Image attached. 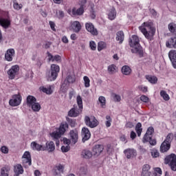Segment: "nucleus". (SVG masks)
Instances as JSON below:
<instances>
[{"label": "nucleus", "instance_id": "nucleus-1", "mask_svg": "<svg viewBox=\"0 0 176 176\" xmlns=\"http://www.w3.org/2000/svg\"><path fill=\"white\" fill-rule=\"evenodd\" d=\"M140 31L143 34V35L146 38L152 41L155 34H156V28L153 27V23L152 22H144L139 27Z\"/></svg>", "mask_w": 176, "mask_h": 176}, {"label": "nucleus", "instance_id": "nucleus-2", "mask_svg": "<svg viewBox=\"0 0 176 176\" xmlns=\"http://www.w3.org/2000/svg\"><path fill=\"white\" fill-rule=\"evenodd\" d=\"M78 107H74L68 112V116L70 118H76V116H79L82 111H83V100H82V97L80 96H78L76 98Z\"/></svg>", "mask_w": 176, "mask_h": 176}, {"label": "nucleus", "instance_id": "nucleus-3", "mask_svg": "<svg viewBox=\"0 0 176 176\" xmlns=\"http://www.w3.org/2000/svg\"><path fill=\"white\" fill-rule=\"evenodd\" d=\"M129 45L131 47H133L132 52L133 53H138L140 57H142L143 52L141 50V47H140V38L137 35H133L132 37L129 40Z\"/></svg>", "mask_w": 176, "mask_h": 176}, {"label": "nucleus", "instance_id": "nucleus-4", "mask_svg": "<svg viewBox=\"0 0 176 176\" xmlns=\"http://www.w3.org/2000/svg\"><path fill=\"white\" fill-rule=\"evenodd\" d=\"M165 164H168L173 171H176V155L172 153L164 159Z\"/></svg>", "mask_w": 176, "mask_h": 176}, {"label": "nucleus", "instance_id": "nucleus-5", "mask_svg": "<svg viewBox=\"0 0 176 176\" xmlns=\"http://www.w3.org/2000/svg\"><path fill=\"white\" fill-rule=\"evenodd\" d=\"M58 72H60V66L52 64L51 65V75L47 76V80L52 82V80H56L57 76H58Z\"/></svg>", "mask_w": 176, "mask_h": 176}, {"label": "nucleus", "instance_id": "nucleus-6", "mask_svg": "<svg viewBox=\"0 0 176 176\" xmlns=\"http://www.w3.org/2000/svg\"><path fill=\"white\" fill-rule=\"evenodd\" d=\"M20 72V67L18 65H15L11 67L8 71L7 74L9 79L13 80L14 78L19 76Z\"/></svg>", "mask_w": 176, "mask_h": 176}, {"label": "nucleus", "instance_id": "nucleus-7", "mask_svg": "<svg viewBox=\"0 0 176 176\" xmlns=\"http://www.w3.org/2000/svg\"><path fill=\"white\" fill-rule=\"evenodd\" d=\"M85 122L87 126L91 127V129H94V127H97L98 124V120L96 118V117L91 116L90 117L86 116L85 118Z\"/></svg>", "mask_w": 176, "mask_h": 176}, {"label": "nucleus", "instance_id": "nucleus-8", "mask_svg": "<svg viewBox=\"0 0 176 176\" xmlns=\"http://www.w3.org/2000/svg\"><path fill=\"white\" fill-rule=\"evenodd\" d=\"M9 104L11 107H19L21 104V95L16 94L12 96V99L9 101Z\"/></svg>", "mask_w": 176, "mask_h": 176}, {"label": "nucleus", "instance_id": "nucleus-9", "mask_svg": "<svg viewBox=\"0 0 176 176\" xmlns=\"http://www.w3.org/2000/svg\"><path fill=\"white\" fill-rule=\"evenodd\" d=\"M23 164L25 167H28V166H31L32 160H31V153L28 151H25L23 155Z\"/></svg>", "mask_w": 176, "mask_h": 176}, {"label": "nucleus", "instance_id": "nucleus-10", "mask_svg": "<svg viewBox=\"0 0 176 176\" xmlns=\"http://www.w3.org/2000/svg\"><path fill=\"white\" fill-rule=\"evenodd\" d=\"M85 28L88 32H90L91 35L97 36L98 35V31L97 29L94 27V25L90 22L85 23Z\"/></svg>", "mask_w": 176, "mask_h": 176}, {"label": "nucleus", "instance_id": "nucleus-11", "mask_svg": "<svg viewBox=\"0 0 176 176\" xmlns=\"http://www.w3.org/2000/svg\"><path fill=\"white\" fill-rule=\"evenodd\" d=\"M69 135L72 144H76V142H78V140H79V132L78 131V130H71L69 133Z\"/></svg>", "mask_w": 176, "mask_h": 176}, {"label": "nucleus", "instance_id": "nucleus-12", "mask_svg": "<svg viewBox=\"0 0 176 176\" xmlns=\"http://www.w3.org/2000/svg\"><path fill=\"white\" fill-rule=\"evenodd\" d=\"M70 24V28H72L74 32H80V30H82V25L80 24V22L78 21H72Z\"/></svg>", "mask_w": 176, "mask_h": 176}, {"label": "nucleus", "instance_id": "nucleus-13", "mask_svg": "<svg viewBox=\"0 0 176 176\" xmlns=\"http://www.w3.org/2000/svg\"><path fill=\"white\" fill-rule=\"evenodd\" d=\"M124 153L127 159H131V157H135L137 156V151L134 148H127L124 151Z\"/></svg>", "mask_w": 176, "mask_h": 176}, {"label": "nucleus", "instance_id": "nucleus-14", "mask_svg": "<svg viewBox=\"0 0 176 176\" xmlns=\"http://www.w3.org/2000/svg\"><path fill=\"white\" fill-rule=\"evenodd\" d=\"M84 12H85V10L82 6H81L78 9L74 8L72 11V16L73 17H76V16H82V14H83Z\"/></svg>", "mask_w": 176, "mask_h": 176}, {"label": "nucleus", "instance_id": "nucleus-15", "mask_svg": "<svg viewBox=\"0 0 176 176\" xmlns=\"http://www.w3.org/2000/svg\"><path fill=\"white\" fill-rule=\"evenodd\" d=\"M168 57L175 68H176V50H172L168 53Z\"/></svg>", "mask_w": 176, "mask_h": 176}, {"label": "nucleus", "instance_id": "nucleus-16", "mask_svg": "<svg viewBox=\"0 0 176 176\" xmlns=\"http://www.w3.org/2000/svg\"><path fill=\"white\" fill-rule=\"evenodd\" d=\"M104 151V146L102 144H96L93 148V153L96 156H98Z\"/></svg>", "mask_w": 176, "mask_h": 176}, {"label": "nucleus", "instance_id": "nucleus-17", "mask_svg": "<svg viewBox=\"0 0 176 176\" xmlns=\"http://www.w3.org/2000/svg\"><path fill=\"white\" fill-rule=\"evenodd\" d=\"M13 56H14V50L9 49L7 50L5 54V58L7 61H12Z\"/></svg>", "mask_w": 176, "mask_h": 176}, {"label": "nucleus", "instance_id": "nucleus-18", "mask_svg": "<svg viewBox=\"0 0 176 176\" xmlns=\"http://www.w3.org/2000/svg\"><path fill=\"white\" fill-rule=\"evenodd\" d=\"M82 141H87L91 137L90 131L86 127L82 129Z\"/></svg>", "mask_w": 176, "mask_h": 176}, {"label": "nucleus", "instance_id": "nucleus-19", "mask_svg": "<svg viewBox=\"0 0 176 176\" xmlns=\"http://www.w3.org/2000/svg\"><path fill=\"white\" fill-rule=\"evenodd\" d=\"M65 168V166H64V165L59 164L54 168V171L56 175H60V174H63V173H64Z\"/></svg>", "mask_w": 176, "mask_h": 176}, {"label": "nucleus", "instance_id": "nucleus-20", "mask_svg": "<svg viewBox=\"0 0 176 176\" xmlns=\"http://www.w3.org/2000/svg\"><path fill=\"white\" fill-rule=\"evenodd\" d=\"M171 148V144L167 143V142L164 141V142L161 144L160 146V152L164 153V152H167Z\"/></svg>", "mask_w": 176, "mask_h": 176}, {"label": "nucleus", "instance_id": "nucleus-21", "mask_svg": "<svg viewBox=\"0 0 176 176\" xmlns=\"http://www.w3.org/2000/svg\"><path fill=\"white\" fill-rule=\"evenodd\" d=\"M166 47H173L174 49H176V37L171 38L166 43Z\"/></svg>", "mask_w": 176, "mask_h": 176}, {"label": "nucleus", "instance_id": "nucleus-22", "mask_svg": "<svg viewBox=\"0 0 176 176\" xmlns=\"http://www.w3.org/2000/svg\"><path fill=\"white\" fill-rule=\"evenodd\" d=\"M81 156L84 159H90L93 156V153L89 150H83L81 153Z\"/></svg>", "mask_w": 176, "mask_h": 176}, {"label": "nucleus", "instance_id": "nucleus-23", "mask_svg": "<svg viewBox=\"0 0 176 176\" xmlns=\"http://www.w3.org/2000/svg\"><path fill=\"white\" fill-rule=\"evenodd\" d=\"M14 172L16 175H20V174H23L24 173V169H23V166L21 164H16L14 166Z\"/></svg>", "mask_w": 176, "mask_h": 176}, {"label": "nucleus", "instance_id": "nucleus-24", "mask_svg": "<svg viewBox=\"0 0 176 176\" xmlns=\"http://www.w3.org/2000/svg\"><path fill=\"white\" fill-rule=\"evenodd\" d=\"M51 137L53 138L54 140H60L61 138V135H63L58 129H55L52 133H50Z\"/></svg>", "mask_w": 176, "mask_h": 176}, {"label": "nucleus", "instance_id": "nucleus-25", "mask_svg": "<svg viewBox=\"0 0 176 176\" xmlns=\"http://www.w3.org/2000/svg\"><path fill=\"white\" fill-rule=\"evenodd\" d=\"M122 73L123 74V75H126V76H129V75H131V68H130V67H129L128 65H124L122 67Z\"/></svg>", "mask_w": 176, "mask_h": 176}, {"label": "nucleus", "instance_id": "nucleus-26", "mask_svg": "<svg viewBox=\"0 0 176 176\" xmlns=\"http://www.w3.org/2000/svg\"><path fill=\"white\" fill-rule=\"evenodd\" d=\"M0 25L3 27V28H9V25H10V21L6 19H1Z\"/></svg>", "mask_w": 176, "mask_h": 176}, {"label": "nucleus", "instance_id": "nucleus-27", "mask_svg": "<svg viewBox=\"0 0 176 176\" xmlns=\"http://www.w3.org/2000/svg\"><path fill=\"white\" fill-rule=\"evenodd\" d=\"M67 129H68V124L62 123L59 127V129H56L59 133H60L63 135L67 131Z\"/></svg>", "mask_w": 176, "mask_h": 176}, {"label": "nucleus", "instance_id": "nucleus-28", "mask_svg": "<svg viewBox=\"0 0 176 176\" xmlns=\"http://www.w3.org/2000/svg\"><path fill=\"white\" fill-rule=\"evenodd\" d=\"M108 16L109 20H115V19H116V10L115 8H111L109 10Z\"/></svg>", "mask_w": 176, "mask_h": 176}, {"label": "nucleus", "instance_id": "nucleus-29", "mask_svg": "<svg viewBox=\"0 0 176 176\" xmlns=\"http://www.w3.org/2000/svg\"><path fill=\"white\" fill-rule=\"evenodd\" d=\"M31 147L33 151H43V147L42 145L36 143V142H33L31 144Z\"/></svg>", "mask_w": 176, "mask_h": 176}, {"label": "nucleus", "instance_id": "nucleus-30", "mask_svg": "<svg viewBox=\"0 0 176 176\" xmlns=\"http://www.w3.org/2000/svg\"><path fill=\"white\" fill-rule=\"evenodd\" d=\"M36 102V98L32 96H28L27 98L28 107H31L33 104Z\"/></svg>", "mask_w": 176, "mask_h": 176}, {"label": "nucleus", "instance_id": "nucleus-31", "mask_svg": "<svg viewBox=\"0 0 176 176\" xmlns=\"http://www.w3.org/2000/svg\"><path fill=\"white\" fill-rule=\"evenodd\" d=\"M41 90L43 91V93H45V94H52L53 93L52 85H49L47 87H41Z\"/></svg>", "mask_w": 176, "mask_h": 176}, {"label": "nucleus", "instance_id": "nucleus-32", "mask_svg": "<svg viewBox=\"0 0 176 176\" xmlns=\"http://www.w3.org/2000/svg\"><path fill=\"white\" fill-rule=\"evenodd\" d=\"M116 41H118L119 43H122L124 41V34L122 31L118 32Z\"/></svg>", "mask_w": 176, "mask_h": 176}, {"label": "nucleus", "instance_id": "nucleus-33", "mask_svg": "<svg viewBox=\"0 0 176 176\" xmlns=\"http://www.w3.org/2000/svg\"><path fill=\"white\" fill-rule=\"evenodd\" d=\"M135 130L139 137H141L142 133V124L140 122H138L135 128Z\"/></svg>", "mask_w": 176, "mask_h": 176}, {"label": "nucleus", "instance_id": "nucleus-34", "mask_svg": "<svg viewBox=\"0 0 176 176\" xmlns=\"http://www.w3.org/2000/svg\"><path fill=\"white\" fill-rule=\"evenodd\" d=\"M30 108H32L34 112H39V111H41V104L36 102L34 104L30 106Z\"/></svg>", "mask_w": 176, "mask_h": 176}, {"label": "nucleus", "instance_id": "nucleus-35", "mask_svg": "<svg viewBox=\"0 0 176 176\" xmlns=\"http://www.w3.org/2000/svg\"><path fill=\"white\" fill-rule=\"evenodd\" d=\"M46 148L49 152H53V151L56 149V146H54V142H50L48 144H47Z\"/></svg>", "mask_w": 176, "mask_h": 176}, {"label": "nucleus", "instance_id": "nucleus-36", "mask_svg": "<svg viewBox=\"0 0 176 176\" xmlns=\"http://www.w3.org/2000/svg\"><path fill=\"white\" fill-rule=\"evenodd\" d=\"M146 79L150 82V83H153L155 85V83L157 82V78L155 76H146Z\"/></svg>", "mask_w": 176, "mask_h": 176}, {"label": "nucleus", "instance_id": "nucleus-37", "mask_svg": "<svg viewBox=\"0 0 176 176\" xmlns=\"http://www.w3.org/2000/svg\"><path fill=\"white\" fill-rule=\"evenodd\" d=\"M103 49H107V43H105L104 41H100L98 44V52H101V50H103Z\"/></svg>", "mask_w": 176, "mask_h": 176}, {"label": "nucleus", "instance_id": "nucleus-38", "mask_svg": "<svg viewBox=\"0 0 176 176\" xmlns=\"http://www.w3.org/2000/svg\"><path fill=\"white\" fill-rule=\"evenodd\" d=\"M173 140H174V134L168 133L164 142L171 145V142L173 141Z\"/></svg>", "mask_w": 176, "mask_h": 176}, {"label": "nucleus", "instance_id": "nucleus-39", "mask_svg": "<svg viewBox=\"0 0 176 176\" xmlns=\"http://www.w3.org/2000/svg\"><path fill=\"white\" fill-rule=\"evenodd\" d=\"M151 171V166L149 164H144L142 167V174H145L146 173H150Z\"/></svg>", "mask_w": 176, "mask_h": 176}, {"label": "nucleus", "instance_id": "nucleus-40", "mask_svg": "<svg viewBox=\"0 0 176 176\" xmlns=\"http://www.w3.org/2000/svg\"><path fill=\"white\" fill-rule=\"evenodd\" d=\"M160 96L165 101H168V100H170V96L167 94V92H166V91H161Z\"/></svg>", "mask_w": 176, "mask_h": 176}, {"label": "nucleus", "instance_id": "nucleus-41", "mask_svg": "<svg viewBox=\"0 0 176 176\" xmlns=\"http://www.w3.org/2000/svg\"><path fill=\"white\" fill-rule=\"evenodd\" d=\"M168 30L170 32L174 33L176 31V24L174 23H170L168 24Z\"/></svg>", "mask_w": 176, "mask_h": 176}, {"label": "nucleus", "instance_id": "nucleus-42", "mask_svg": "<svg viewBox=\"0 0 176 176\" xmlns=\"http://www.w3.org/2000/svg\"><path fill=\"white\" fill-rule=\"evenodd\" d=\"M85 87H90V78L87 76L83 77Z\"/></svg>", "mask_w": 176, "mask_h": 176}, {"label": "nucleus", "instance_id": "nucleus-43", "mask_svg": "<svg viewBox=\"0 0 176 176\" xmlns=\"http://www.w3.org/2000/svg\"><path fill=\"white\" fill-rule=\"evenodd\" d=\"M8 173V168L3 167L1 168L0 174L2 176H9V174Z\"/></svg>", "mask_w": 176, "mask_h": 176}, {"label": "nucleus", "instance_id": "nucleus-44", "mask_svg": "<svg viewBox=\"0 0 176 176\" xmlns=\"http://www.w3.org/2000/svg\"><path fill=\"white\" fill-rule=\"evenodd\" d=\"M108 72L109 74H115L116 72V66L115 65H111L108 67Z\"/></svg>", "mask_w": 176, "mask_h": 176}, {"label": "nucleus", "instance_id": "nucleus-45", "mask_svg": "<svg viewBox=\"0 0 176 176\" xmlns=\"http://www.w3.org/2000/svg\"><path fill=\"white\" fill-rule=\"evenodd\" d=\"M152 140V136L151 135H148L146 133H145L142 142H144V144H145V142H148L149 141H151Z\"/></svg>", "mask_w": 176, "mask_h": 176}, {"label": "nucleus", "instance_id": "nucleus-46", "mask_svg": "<svg viewBox=\"0 0 176 176\" xmlns=\"http://www.w3.org/2000/svg\"><path fill=\"white\" fill-rule=\"evenodd\" d=\"M106 119H107V121L105 122L106 127H111V123H112V118H111V116H107Z\"/></svg>", "mask_w": 176, "mask_h": 176}, {"label": "nucleus", "instance_id": "nucleus-47", "mask_svg": "<svg viewBox=\"0 0 176 176\" xmlns=\"http://www.w3.org/2000/svg\"><path fill=\"white\" fill-rule=\"evenodd\" d=\"M112 97L113 99V101L116 102H120V100H122V98H120V96L117 95L116 94H113Z\"/></svg>", "mask_w": 176, "mask_h": 176}, {"label": "nucleus", "instance_id": "nucleus-48", "mask_svg": "<svg viewBox=\"0 0 176 176\" xmlns=\"http://www.w3.org/2000/svg\"><path fill=\"white\" fill-rule=\"evenodd\" d=\"M13 8L15 10H20L23 8V4H19V3L14 1Z\"/></svg>", "mask_w": 176, "mask_h": 176}, {"label": "nucleus", "instance_id": "nucleus-49", "mask_svg": "<svg viewBox=\"0 0 176 176\" xmlns=\"http://www.w3.org/2000/svg\"><path fill=\"white\" fill-rule=\"evenodd\" d=\"M98 101L101 104L102 107H104V105H105V104L107 102L105 97H104V96H100L98 98Z\"/></svg>", "mask_w": 176, "mask_h": 176}, {"label": "nucleus", "instance_id": "nucleus-50", "mask_svg": "<svg viewBox=\"0 0 176 176\" xmlns=\"http://www.w3.org/2000/svg\"><path fill=\"white\" fill-rule=\"evenodd\" d=\"M153 133H155V129H153V127L150 126L148 128L146 134L148 135H153Z\"/></svg>", "mask_w": 176, "mask_h": 176}, {"label": "nucleus", "instance_id": "nucleus-51", "mask_svg": "<svg viewBox=\"0 0 176 176\" xmlns=\"http://www.w3.org/2000/svg\"><path fill=\"white\" fill-rule=\"evenodd\" d=\"M66 80L68 82V83H74V82H75V76H68L66 78Z\"/></svg>", "mask_w": 176, "mask_h": 176}, {"label": "nucleus", "instance_id": "nucleus-52", "mask_svg": "<svg viewBox=\"0 0 176 176\" xmlns=\"http://www.w3.org/2000/svg\"><path fill=\"white\" fill-rule=\"evenodd\" d=\"M159 151L156 149H153L151 151V155L153 157H159Z\"/></svg>", "mask_w": 176, "mask_h": 176}, {"label": "nucleus", "instance_id": "nucleus-53", "mask_svg": "<svg viewBox=\"0 0 176 176\" xmlns=\"http://www.w3.org/2000/svg\"><path fill=\"white\" fill-rule=\"evenodd\" d=\"M89 46H90L91 50H96V49H97V45L96 44V43L94 41H90Z\"/></svg>", "mask_w": 176, "mask_h": 176}, {"label": "nucleus", "instance_id": "nucleus-54", "mask_svg": "<svg viewBox=\"0 0 176 176\" xmlns=\"http://www.w3.org/2000/svg\"><path fill=\"white\" fill-rule=\"evenodd\" d=\"M1 151L2 152V153H9V148L8 147H6V146H3L1 148Z\"/></svg>", "mask_w": 176, "mask_h": 176}, {"label": "nucleus", "instance_id": "nucleus-55", "mask_svg": "<svg viewBox=\"0 0 176 176\" xmlns=\"http://www.w3.org/2000/svg\"><path fill=\"white\" fill-rule=\"evenodd\" d=\"M140 100L141 101H142L143 102H148V101H149V98H148V96H145V95H142L140 97Z\"/></svg>", "mask_w": 176, "mask_h": 176}, {"label": "nucleus", "instance_id": "nucleus-56", "mask_svg": "<svg viewBox=\"0 0 176 176\" xmlns=\"http://www.w3.org/2000/svg\"><path fill=\"white\" fill-rule=\"evenodd\" d=\"M139 90H140V91H142L143 93H146V91H148V87H144L142 85H140L138 87Z\"/></svg>", "mask_w": 176, "mask_h": 176}, {"label": "nucleus", "instance_id": "nucleus-57", "mask_svg": "<svg viewBox=\"0 0 176 176\" xmlns=\"http://www.w3.org/2000/svg\"><path fill=\"white\" fill-rule=\"evenodd\" d=\"M47 54L48 57V60L54 63V56H52V54H50V52H47Z\"/></svg>", "mask_w": 176, "mask_h": 176}, {"label": "nucleus", "instance_id": "nucleus-58", "mask_svg": "<svg viewBox=\"0 0 176 176\" xmlns=\"http://www.w3.org/2000/svg\"><path fill=\"white\" fill-rule=\"evenodd\" d=\"M91 19H92L93 20H94V19H96V11H94V10H91L90 11V14H89Z\"/></svg>", "mask_w": 176, "mask_h": 176}, {"label": "nucleus", "instance_id": "nucleus-59", "mask_svg": "<svg viewBox=\"0 0 176 176\" xmlns=\"http://www.w3.org/2000/svg\"><path fill=\"white\" fill-rule=\"evenodd\" d=\"M69 146H63L61 147V151L62 152H68V151H69Z\"/></svg>", "mask_w": 176, "mask_h": 176}, {"label": "nucleus", "instance_id": "nucleus-60", "mask_svg": "<svg viewBox=\"0 0 176 176\" xmlns=\"http://www.w3.org/2000/svg\"><path fill=\"white\" fill-rule=\"evenodd\" d=\"M71 140L67 138H63V144L67 145V146H69V144H71Z\"/></svg>", "mask_w": 176, "mask_h": 176}, {"label": "nucleus", "instance_id": "nucleus-61", "mask_svg": "<svg viewBox=\"0 0 176 176\" xmlns=\"http://www.w3.org/2000/svg\"><path fill=\"white\" fill-rule=\"evenodd\" d=\"M125 127H126V129H133V127H134V124H133V122H128L126 124Z\"/></svg>", "mask_w": 176, "mask_h": 176}, {"label": "nucleus", "instance_id": "nucleus-62", "mask_svg": "<svg viewBox=\"0 0 176 176\" xmlns=\"http://www.w3.org/2000/svg\"><path fill=\"white\" fill-rule=\"evenodd\" d=\"M142 176H156L155 173L151 172H147L146 173H142Z\"/></svg>", "mask_w": 176, "mask_h": 176}, {"label": "nucleus", "instance_id": "nucleus-63", "mask_svg": "<svg viewBox=\"0 0 176 176\" xmlns=\"http://www.w3.org/2000/svg\"><path fill=\"white\" fill-rule=\"evenodd\" d=\"M130 137H131V140H135V138L137 137V133H135V132H134V131H132L131 132Z\"/></svg>", "mask_w": 176, "mask_h": 176}, {"label": "nucleus", "instance_id": "nucleus-64", "mask_svg": "<svg viewBox=\"0 0 176 176\" xmlns=\"http://www.w3.org/2000/svg\"><path fill=\"white\" fill-rule=\"evenodd\" d=\"M58 19H63L64 17V12L58 11Z\"/></svg>", "mask_w": 176, "mask_h": 176}]
</instances>
